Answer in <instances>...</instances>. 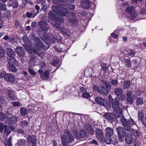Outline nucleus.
Here are the masks:
<instances>
[{
	"mask_svg": "<svg viewBox=\"0 0 146 146\" xmlns=\"http://www.w3.org/2000/svg\"><path fill=\"white\" fill-rule=\"evenodd\" d=\"M111 36L114 38H117L118 37V35L115 33H112L111 34Z\"/></svg>",
	"mask_w": 146,
	"mask_h": 146,
	"instance_id": "nucleus-63",
	"label": "nucleus"
},
{
	"mask_svg": "<svg viewBox=\"0 0 146 146\" xmlns=\"http://www.w3.org/2000/svg\"><path fill=\"white\" fill-rule=\"evenodd\" d=\"M125 141L128 144H130L132 143L133 139L131 136L130 135H125Z\"/></svg>",
	"mask_w": 146,
	"mask_h": 146,
	"instance_id": "nucleus-25",
	"label": "nucleus"
},
{
	"mask_svg": "<svg viewBox=\"0 0 146 146\" xmlns=\"http://www.w3.org/2000/svg\"><path fill=\"white\" fill-rule=\"evenodd\" d=\"M101 82L105 85L106 87L102 85L100 86L99 88L98 92L106 96L109 93L108 89L111 88V86L109 84V82H106L104 80H101Z\"/></svg>",
	"mask_w": 146,
	"mask_h": 146,
	"instance_id": "nucleus-4",
	"label": "nucleus"
},
{
	"mask_svg": "<svg viewBox=\"0 0 146 146\" xmlns=\"http://www.w3.org/2000/svg\"><path fill=\"white\" fill-rule=\"evenodd\" d=\"M58 29L64 35L67 36H69L70 35V33L69 31H68L66 29H65L63 27L60 28V29Z\"/></svg>",
	"mask_w": 146,
	"mask_h": 146,
	"instance_id": "nucleus-23",
	"label": "nucleus"
},
{
	"mask_svg": "<svg viewBox=\"0 0 146 146\" xmlns=\"http://www.w3.org/2000/svg\"><path fill=\"white\" fill-rule=\"evenodd\" d=\"M95 134L97 138L99 140H101L103 138L104 133L100 129H97L95 132Z\"/></svg>",
	"mask_w": 146,
	"mask_h": 146,
	"instance_id": "nucleus-19",
	"label": "nucleus"
},
{
	"mask_svg": "<svg viewBox=\"0 0 146 146\" xmlns=\"http://www.w3.org/2000/svg\"><path fill=\"white\" fill-rule=\"evenodd\" d=\"M11 132V130L10 129V128L9 127H7L6 125V128L5 129V133L7 135H8Z\"/></svg>",
	"mask_w": 146,
	"mask_h": 146,
	"instance_id": "nucleus-41",
	"label": "nucleus"
},
{
	"mask_svg": "<svg viewBox=\"0 0 146 146\" xmlns=\"http://www.w3.org/2000/svg\"><path fill=\"white\" fill-rule=\"evenodd\" d=\"M130 96L128 97H127L126 101L129 102V104H132L133 102V98L132 96Z\"/></svg>",
	"mask_w": 146,
	"mask_h": 146,
	"instance_id": "nucleus-42",
	"label": "nucleus"
},
{
	"mask_svg": "<svg viewBox=\"0 0 146 146\" xmlns=\"http://www.w3.org/2000/svg\"><path fill=\"white\" fill-rule=\"evenodd\" d=\"M68 9L70 10H74L75 8V5L72 4H68Z\"/></svg>",
	"mask_w": 146,
	"mask_h": 146,
	"instance_id": "nucleus-50",
	"label": "nucleus"
},
{
	"mask_svg": "<svg viewBox=\"0 0 146 146\" xmlns=\"http://www.w3.org/2000/svg\"><path fill=\"white\" fill-rule=\"evenodd\" d=\"M95 101L98 104L102 105L108 109L110 108V105L109 103L103 98L97 97L95 99Z\"/></svg>",
	"mask_w": 146,
	"mask_h": 146,
	"instance_id": "nucleus-9",
	"label": "nucleus"
},
{
	"mask_svg": "<svg viewBox=\"0 0 146 146\" xmlns=\"http://www.w3.org/2000/svg\"><path fill=\"white\" fill-rule=\"evenodd\" d=\"M130 84V82L129 81L127 80L125 82L123 85V87L124 89L129 88Z\"/></svg>",
	"mask_w": 146,
	"mask_h": 146,
	"instance_id": "nucleus-35",
	"label": "nucleus"
},
{
	"mask_svg": "<svg viewBox=\"0 0 146 146\" xmlns=\"http://www.w3.org/2000/svg\"><path fill=\"white\" fill-rule=\"evenodd\" d=\"M52 9L57 14L61 16H65L67 13V10L63 7L58 8L57 7L52 6Z\"/></svg>",
	"mask_w": 146,
	"mask_h": 146,
	"instance_id": "nucleus-7",
	"label": "nucleus"
},
{
	"mask_svg": "<svg viewBox=\"0 0 146 146\" xmlns=\"http://www.w3.org/2000/svg\"><path fill=\"white\" fill-rule=\"evenodd\" d=\"M67 20L72 23H74L76 21V16L74 13L70 12L68 13L66 18Z\"/></svg>",
	"mask_w": 146,
	"mask_h": 146,
	"instance_id": "nucleus-12",
	"label": "nucleus"
},
{
	"mask_svg": "<svg viewBox=\"0 0 146 146\" xmlns=\"http://www.w3.org/2000/svg\"><path fill=\"white\" fill-rule=\"evenodd\" d=\"M101 66L102 68L103 69V71L105 72L108 69V65L106 64L103 63L102 64H101Z\"/></svg>",
	"mask_w": 146,
	"mask_h": 146,
	"instance_id": "nucleus-37",
	"label": "nucleus"
},
{
	"mask_svg": "<svg viewBox=\"0 0 146 146\" xmlns=\"http://www.w3.org/2000/svg\"><path fill=\"white\" fill-rule=\"evenodd\" d=\"M60 137L62 142L68 145L74 141L75 139L70 131L66 129L64 130L63 134L60 135Z\"/></svg>",
	"mask_w": 146,
	"mask_h": 146,
	"instance_id": "nucleus-2",
	"label": "nucleus"
},
{
	"mask_svg": "<svg viewBox=\"0 0 146 146\" xmlns=\"http://www.w3.org/2000/svg\"><path fill=\"white\" fill-rule=\"evenodd\" d=\"M49 72L47 71H46L43 74L41 75L42 78L44 80L47 79L49 77Z\"/></svg>",
	"mask_w": 146,
	"mask_h": 146,
	"instance_id": "nucleus-27",
	"label": "nucleus"
},
{
	"mask_svg": "<svg viewBox=\"0 0 146 146\" xmlns=\"http://www.w3.org/2000/svg\"><path fill=\"white\" fill-rule=\"evenodd\" d=\"M36 15V14H34L32 13H29V12H27L26 13V16L28 18H30L31 17L34 18Z\"/></svg>",
	"mask_w": 146,
	"mask_h": 146,
	"instance_id": "nucleus-39",
	"label": "nucleus"
},
{
	"mask_svg": "<svg viewBox=\"0 0 146 146\" xmlns=\"http://www.w3.org/2000/svg\"><path fill=\"white\" fill-rule=\"evenodd\" d=\"M6 125L0 123V132H3L5 128H6Z\"/></svg>",
	"mask_w": 146,
	"mask_h": 146,
	"instance_id": "nucleus-44",
	"label": "nucleus"
},
{
	"mask_svg": "<svg viewBox=\"0 0 146 146\" xmlns=\"http://www.w3.org/2000/svg\"><path fill=\"white\" fill-rule=\"evenodd\" d=\"M6 74L5 72L3 70H0V78H2L3 77L5 78Z\"/></svg>",
	"mask_w": 146,
	"mask_h": 146,
	"instance_id": "nucleus-51",
	"label": "nucleus"
},
{
	"mask_svg": "<svg viewBox=\"0 0 146 146\" xmlns=\"http://www.w3.org/2000/svg\"><path fill=\"white\" fill-rule=\"evenodd\" d=\"M47 9V5H44L42 6V10L43 11H46Z\"/></svg>",
	"mask_w": 146,
	"mask_h": 146,
	"instance_id": "nucleus-62",
	"label": "nucleus"
},
{
	"mask_svg": "<svg viewBox=\"0 0 146 146\" xmlns=\"http://www.w3.org/2000/svg\"><path fill=\"white\" fill-rule=\"evenodd\" d=\"M85 128L90 134L92 135L94 134V131L89 124H87L85 126Z\"/></svg>",
	"mask_w": 146,
	"mask_h": 146,
	"instance_id": "nucleus-24",
	"label": "nucleus"
},
{
	"mask_svg": "<svg viewBox=\"0 0 146 146\" xmlns=\"http://www.w3.org/2000/svg\"><path fill=\"white\" fill-rule=\"evenodd\" d=\"M22 40L27 44L30 45V41L26 35H24L23 36L22 38Z\"/></svg>",
	"mask_w": 146,
	"mask_h": 146,
	"instance_id": "nucleus-28",
	"label": "nucleus"
},
{
	"mask_svg": "<svg viewBox=\"0 0 146 146\" xmlns=\"http://www.w3.org/2000/svg\"><path fill=\"white\" fill-rule=\"evenodd\" d=\"M112 106L113 110L114 115L117 118L121 117V113H122V110L120 108L119 102L117 99L114 100Z\"/></svg>",
	"mask_w": 146,
	"mask_h": 146,
	"instance_id": "nucleus-6",
	"label": "nucleus"
},
{
	"mask_svg": "<svg viewBox=\"0 0 146 146\" xmlns=\"http://www.w3.org/2000/svg\"><path fill=\"white\" fill-rule=\"evenodd\" d=\"M28 71L29 73L32 75L33 76H35L36 74V73L33 69L29 67L28 69Z\"/></svg>",
	"mask_w": 146,
	"mask_h": 146,
	"instance_id": "nucleus-47",
	"label": "nucleus"
},
{
	"mask_svg": "<svg viewBox=\"0 0 146 146\" xmlns=\"http://www.w3.org/2000/svg\"><path fill=\"white\" fill-rule=\"evenodd\" d=\"M37 2L38 3H42V5H43L44 3H45L46 0H36Z\"/></svg>",
	"mask_w": 146,
	"mask_h": 146,
	"instance_id": "nucleus-59",
	"label": "nucleus"
},
{
	"mask_svg": "<svg viewBox=\"0 0 146 146\" xmlns=\"http://www.w3.org/2000/svg\"><path fill=\"white\" fill-rule=\"evenodd\" d=\"M0 9L1 10L5 11L7 9L6 5L5 4H1Z\"/></svg>",
	"mask_w": 146,
	"mask_h": 146,
	"instance_id": "nucleus-53",
	"label": "nucleus"
},
{
	"mask_svg": "<svg viewBox=\"0 0 146 146\" xmlns=\"http://www.w3.org/2000/svg\"><path fill=\"white\" fill-rule=\"evenodd\" d=\"M7 90L8 97L12 100L16 99L17 97L15 93L10 89H7Z\"/></svg>",
	"mask_w": 146,
	"mask_h": 146,
	"instance_id": "nucleus-13",
	"label": "nucleus"
},
{
	"mask_svg": "<svg viewBox=\"0 0 146 146\" xmlns=\"http://www.w3.org/2000/svg\"><path fill=\"white\" fill-rule=\"evenodd\" d=\"M27 140L29 142L31 143L32 146H35L36 145V139L35 136L29 135L27 136Z\"/></svg>",
	"mask_w": 146,
	"mask_h": 146,
	"instance_id": "nucleus-17",
	"label": "nucleus"
},
{
	"mask_svg": "<svg viewBox=\"0 0 146 146\" xmlns=\"http://www.w3.org/2000/svg\"><path fill=\"white\" fill-rule=\"evenodd\" d=\"M53 4L55 5H59V0H52Z\"/></svg>",
	"mask_w": 146,
	"mask_h": 146,
	"instance_id": "nucleus-55",
	"label": "nucleus"
},
{
	"mask_svg": "<svg viewBox=\"0 0 146 146\" xmlns=\"http://www.w3.org/2000/svg\"><path fill=\"white\" fill-rule=\"evenodd\" d=\"M120 99L122 101L124 100L126 98V96L124 94H122L120 95Z\"/></svg>",
	"mask_w": 146,
	"mask_h": 146,
	"instance_id": "nucleus-56",
	"label": "nucleus"
},
{
	"mask_svg": "<svg viewBox=\"0 0 146 146\" xmlns=\"http://www.w3.org/2000/svg\"><path fill=\"white\" fill-rule=\"evenodd\" d=\"M9 70L12 72H16L17 69L15 67L16 63H17V62H14L13 61L8 62Z\"/></svg>",
	"mask_w": 146,
	"mask_h": 146,
	"instance_id": "nucleus-14",
	"label": "nucleus"
},
{
	"mask_svg": "<svg viewBox=\"0 0 146 146\" xmlns=\"http://www.w3.org/2000/svg\"><path fill=\"white\" fill-rule=\"evenodd\" d=\"M127 54L128 55H129L131 57H133L135 54V51H133L131 50H128L127 51Z\"/></svg>",
	"mask_w": 146,
	"mask_h": 146,
	"instance_id": "nucleus-29",
	"label": "nucleus"
},
{
	"mask_svg": "<svg viewBox=\"0 0 146 146\" xmlns=\"http://www.w3.org/2000/svg\"><path fill=\"white\" fill-rule=\"evenodd\" d=\"M55 12L52 9V11H50L48 13V16L54 22H55V23L51 24L52 26H53L55 29H60V26L61 23L64 22V21L63 18H58L57 17Z\"/></svg>",
	"mask_w": 146,
	"mask_h": 146,
	"instance_id": "nucleus-3",
	"label": "nucleus"
},
{
	"mask_svg": "<svg viewBox=\"0 0 146 146\" xmlns=\"http://www.w3.org/2000/svg\"><path fill=\"white\" fill-rule=\"evenodd\" d=\"M4 79L5 80L11 82H14L15 81V78L14 75L11 74H7Z\"/></svg>",
	"mask_w": 146,
	"mask_h": 146,
	"instance_id": "nucleus-18",
	"label": "nucleus"
},
{
	"mask_svg": "<svg viewBox=\"0 0 146 146\" xmlns=\"http://www.w3.org/2000/svg\"><path fill=\"white\" fill-rule=\"evenodd\" d=\"M136 104L137 106L141 105L143 104V99L141 98H138L136 100Z\"/></svg>",
	"mask_w": 146,
	"mask_h": 146,
	"instance_id": "nucleus-31",
	"label": "nucleus"
},
{
	"mask_svg": "<svg viewBox=\"0 0 146 146\" xmlns=\"http://www.w3.org/2000/svg\"><path fill=\"white\" fill-rule=\"evenodd\" d=\"M6 117V115L3 112L0 113V120L3 121L5 120Z\"/></svg>",
	"mask_w": 146,
	"mask_h": 146,
	"instance_id": "nucleus-45",
	"label": "nucleus"
},
{
	"mask_svg": "<svg viewBox=\"0 0 146 146\" xmlns=\"http://www.w3.org/2000/svg\"><path fill=\"white\" fill-rule=\"evenodd\" d=\"M11 104L13 106L15 107L21 106H22V104L19 102H12Z\"/></svg>",
	"mask_w": 146,
	"mask_h": 146,
	"instance_id": "nucleus-40",
	"label": "nucleus"
},
{
	"mask_svg": "<svg viewBox=\"0 0 146 146\" xmlns=\"http://www.w3.org/2000/svg\"><path fill=\"white\" fill-rule=\"evenodd\" d=\"M17 132L19 134H23L24 133V131L21 129H18Z\"/></svg>",
	"mask_w": 146,
	"mask_h": 146,
	"instance_id": "nucleus-61",
	"label": "nucleus"
},
{
	"mask_svg": "<svg viewBox=\"0 0 146 146\" xmlns=\"http://www.w3.org/2000/svg\"><path fill=\"white\" fill-rule=\"evenodd\" d=\"M120 120L124 127L119 126L116 128L120 142L123 141L124 137L126 134L125 129L127 131H130L131 135H133L137 137L139 135V133L138 132L131 128L132 126L135 124V121L132 119L131 118L128 120L124 116H121Z\"/></svg>",
	"mask_w": 146,
	"mask_h": 146,
	"instance_id": "nucleus-1",
	"label": "nucleus"
},
{
	"mask_svg": "<svg viewBox=\"0 0 146 146\" xmlns=\"http://www.w3.org/2000/svg\"><path fill=\"white\" fill-rule=\"evenodd\" d=\"M111 84L113 86H117L118 84V82L115 80H112L111 82Z\"/></svg>",
	"mask_w": 146,
	"mask_h": 146,
	"instance_id": "nucleus-48",
	"label": "nucleus"
},
{
	"mask_svg": "<svg viewBox=\"0 0 146 146\" xmlns=\"http://www.w3.org/2000/svg\"><path fill=\"white\" fill-rule=\"evenodd\" d=\"M104 117L106 119L109 121H110L112 120V117L109 113H105L104 115Z\"/></svg>",
	"mask_w": 146,
	"mask_h": 146,
	"instance_id": "nucleus-34",
	"label": "nucleus"
},
{
	"mask_svg": "<svg viewBox=\"0 0 146 146\" xmlns=\"http://www.w3.org/2000/svg\"><path fill=\"white\" fill-rule=\"evenodd\" d=\"M5 55L4 49L2 48H0V57L2 58Z\"/></svg>",
	"mask_w": 146,
	"mask_h": 146,
	"instance_id": "nucleus-49",
	"label": "nucleus"
},
{
	"mask_svg": "<svg viewBox=\"0 0 146 146\" xmlns=\"http://www.w3.org/2000/svg\"><path fill=\"white\" fill-rule=\"evenodd\" d=\"M125 11L126 12L129 14L131 17L133 19L135 17L137 16L135 10L133 7L132 6H128L126 8Z\"/></svg>",
	"mask_w": 146,
	"mask_h": 146,
	"instance_id": "nucleus-10",
	"label": "nucleus"
},
{
	"mask_svg": "<svg viewBox=\"0 0 146 146\" xmlns=\"http://www.w3.org/2000/svg\"><path fill=\"white\" fill-rule=\"evenodd\" d=\"M26 141L24 139H21L18 141L17 146H25Z\"/></svg>",
	"mask_w": 146,
	"mask_h": 146,
	"instance_id": "nucleus-26",
	"label": "nucleus"
},
{
	"mask_svg": "<svg viewBox=\"0 0 146 146\" xmlns=\"http://www.w3.org/2000/svg\"><path fill=\"white\" fill-rule=\"evenodd\" d=\"M138 116L139 119H140L141 121L142 122L143 119V115L141 111H139L138 113Z\"/></svg>",
	"mask_w": 146,
	"mask_h": 146,
	"instance_id": "nucleus-46",
	"label": "nucleus"
},
{
	"mask_svg": "<svg viewBox=\"0 0 146 146\" xmlns=\"http://www.w3.org/2000/svg\"><path fill=\"white\" fill-rule=\"evenodd\" d=\"M59 60L57 58H55L53 60L52 64L54 66L56 65L59 63Z\"/></svg>",
	"mask_w": 146,
	"mask_h": 146,
	"instance_id": "nucleus-52",
	"label": "nucleus"
},
{
	"mask_svg": "<svg viewBox=\"0 0 146 146\" xmlns=\"http://www.w3.org/2000/svg\"><path fill=\"white\" fill-rule=\"evenodd\" d=\"M82 96L84 98H88L90 97V95L88 93L86 92L82 94Z\"/></svg>",
	"mask_w": 146,
	"mask_h": 146,
	"instance_id": "nucleus-43",
	"label": "nucleus"
},
{
	"mask_svg": "<svg viewBox=\"0 0 146 146\" xmlns=\"http://www.w3.org/2000/svg\"><path fill=\"white\" fill-rule=\"evenodd\" d=\"M5 146H12L11 142L7 141V143L5 144Z\"/></svg>",
	"mask_w": 146,
	"mask_h": 146,
	"instance_id": "nucleus-64",
	"label": "nucleus"
},
{
	"mask_svg": "<svg viewBox=\"0 0 146 146\" xmlns=\"http://www.w3.org/2000/svg\"><path fill=\"white\" fill-rule=\"evenodd\" d=\"M111 137H107L105 136L104 140L105 142L107 144H110L111 142Z\"/></svg>",
	"mask_w": 146,
	"mask_h": 146,
	"instance_id": "nucleus-38",
	"label": "nucleus"
},
{
	"mask_svg": "<svg viewBox=\"0 0 146 146\" xmlns=\"http://www.w3.org/2000/svg\"><path fill=\"white\" fill-rule=\"evenodd\" d=\"M125 65L128 68L131 67V64L129 59H127L125 60Z\"/></svg>",
	"mask_w": 146,
	"mask_h": 146,
	"instance_id": "nucleus-36",
	"label": "nucleus"
},
{
	"mask_svg": "<svg viewBox=\"0 0 146 146\" xmlns=\"http://www.w3.org/2000/svg\"><path fill=\"white\" fill-rule=\"evenodd\" d=\"M39 27L43 31H47L49 29V25L44 21H42L39 22L38 23Z\"/></svg>",
	"mask_w": 146,
	"mask_h": 146,
	"instance_id": "nucleus-11",
	"label": "nucleus"
},
{
	"mask_svg": "<svg viewBox=\"0 0 146 146\" xmlns=\"http://www.w3.org/2000/svg\"><path fill=\"white\" fill-rule=\"evenodd\" d=\"M53 146H58V144L57 142L54 140L52 141Z\"/></svg>",
	"mask_w": 146,
	"mask_h": 146,
	"instance_id": "nucleus-60",
	"label": "nucleus"
},
{
	"mask_svg": "<svg viewBox=\"0 0 146 146\" xmlns=\"http://www.w3.org/2000/svg\"><path fill=\"white\" fill-rule=\"evenodd\" d=\"M87 137V132L83 130H80L79 133L78 135H77V138H85Z\"/></svg>",
	"mask_w": 146,
	"mask_h": 146,
	"instance_id": "nucleus-21",
	"label": "nucleus"
},
{
	"mask_svg": "<svg viewBox=\"0 0 146 146\" xmlns=\"http://www.w3.org/2000/svg\"><path fill=\"white\" fill-rule=\"evenodd\" d=\"M81 4L83 8L87 9L90 7V3L88 0H83L81 2Z\"/></svg>",
	"mask_w": 146,
	"mask_h": 146,
	"instance_id": "nucleus-20",
	"label": "nucleus"
},
{
	"mask_svg": "<svg viewBox=\"0 0 146 146\" xmlns=\"http://www.w3.org/2000/svg\"><path fill=\"white\" fill-rule=\"evenodd\" d=\"M6 54L7 56V61L8 62H17L15 59V51L12 49L7 48L6 50Z\"/></svg>",
	"mask_w": 146,
	"mask_h": 146,
	"instance_id": "nucleus-8",
	"label": "nucleus"
},
{
	"mask_svg": "<svg viewBox=\"0 0 146 146\" xmlns=\"http://www.w3.org/2000/svg\"><path fill=\"white\" fill-rule=\"evenodd\" d=\"M73 133L74 135H75L77 137V135H78V134L77 133V131L76 129H74L73 131Z\"/></svg>",
	"mask_w": 146,
	"mask_h": 146,
	"instance_id": "nucleus-58",
	"label": "nucleus"
},
{
	"mask_svg": "<svg viewBox=\"0 0 146 146\" xmlns=\"http://www.w3.org/2000/svg\"><path fill=\"white\" fill-rule=\"evenodd\" d=\"M29 38L32 40H33L35 42L34 44L35 47L39 49L40 48H42L44 50H47L48 48L44 45L41 42L40 40L37 37H36L33 34H31L29 36Z\"/></svg>",
	"mask_w": 146,
	"mask_h": 146,
	"instance_id": "nucleus-5",
	"label": "nucleus"
},
{
	"mask_svg": "<svg viewBox=\"0 0 146 146\" xmlns=\"http://www.w3.org/2000/svg\"><path fill=\"white\" fill-rule=\"evenodd\" d=\"M27 112V110L24 108H21L20 109V113L22 116L25 115Z\"/></svg>",
	"mask_w": 146,
	"mask_h": 146,
	"instance_id": "nucleus-32",
	"label": "nucleus"
},
{
	"mask_svg": "<svg viewBox=\"0 0 146 146\" xmlns=\"http://www.w3.org/2000/svg\"><path fill=\"white\" fill-rule=\"evenodd\" d=\"M43 36L46 39V40L48 41L49 42H50V41L51 40V39L50 37H48V36H46V34H44Z\"/></svg>",
	"mask_w": 146,
	"mask_h": 146,
	"instance_id": "nucleus-57",
	"label": "nucleus"
},
{
	"mask_svg": "<svg viewBox=\"0 0 146 146\" xmlns=\"http://www.w3.org/2000/svg\"><path fill=\"white\" fill-rule=\"evenodd\" d=\"M105 136L107 137H111L114 134V131L113 129L109 127H107L105 130Z\"/></svg>",
	"mask_w": 146,
	"mask_h": 146,
	"instance_id": "nucleus-16",
	"label": "nucleus"
},
{
	"mask_svg": "<svg viewBox=\"0 0 146 146\" xmlns=\"http://www.w3.org/2000/svg\"><path fill=\"white\" fill-rule=\"evenodd\" d=\"M114 92L116 96H119L121 95L123 92L122 89L120 88L117 87L115 88Z\"/></svg>",
	"mask_w": 146,
	"mask_h": 146,
	"instance_id": "nucleus-22",
	"label": "nucleus"
},
{
	"mask_svg": "<svg viewBox=\"0 0 146 146\" xmlns=\"http://www.w3.org/2000/svg\"><path fill=\"white\" fill-rule=\"evenodd\" d=\"M15 51L17 54L20 56L23 57L25 55L24 48L21 47L17 46L16 48Z\"/></svg>",
	"mask_w": 146,
	"mask_h": 146,
	"instance_id": "nucleus-15",
	"label": "nucleus"
},
{
	"mask_svg": "<svg viewBox=\"0 0 146 146\" xmlns=\"http://www.w3.org/2000/svg\"><path fill=\"white\" fill-rule=\"evenodd\" d=\"M35 62V58L34 57H31L29 62V64L30 67L33 66Z\"/></svg>",
	"mask_w": 146,
	"mask_h": 146,
	"instance_id": "nucleus-30",
	"label": "nucleus"
},
{
	"mask_svg": "<svg viewBox=\"0 0 146 146\" xmlns=\"http://www.w3.org/2000/svg\"><path fill=\"white\" fill-rule=\"evenodd\" d=\"M132 94V92L131 90L127 91L126 93V95L127 96V97L131 96Z\"/></svg>",
	"mask_w": 146,
	"mask_h": 146,
	"instance_id": "nucleus-54",
	"label": "nucleus"
},
{
	"mask_svg": "<svg viewBox=\"0 0 146 146\" xmlns=\"http://www.w3.org/2000/svg\"><path fill=\"white\" fill-rule=\"evenodd\" d=\"M28 122L25 120L21 122V126L24 128L27 127L28 126Z\"/></svg>",
	"mask_w": 146,
	"mask_h": 146,
	"instance_id": "nucleus-33",
	"label": "nucleus"
}]
</instances>
